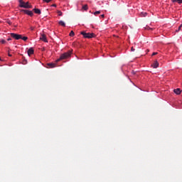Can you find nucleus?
Listing matches in <instances>:
<instances>
[{"label":"nucleus","mask_w":182,"mask_h":182,"mask_svg":"<svg viewBox=\"0 0 182 182\" xmlns=\"http://www.w3.org/2000/svg\"><path fill=\"white\" fill-rule=\"evenodd\" d=\"M58 24L59 25H60L61 26H66V23H65L64 22H63V21H60L59 22H58Z\"/></svg>","instance_id":"4468645a"},{"label":"nucleus","mask_w":182,"mask_h":182,"mask_svg":"<svg viewBox=\"0 0 182 182\" xmlns=\"http://www.w3.org/2000/svg\"><path fill=\"white\" fill-rule=\"evenodd\" d=\"M131 51H132V52H134V48L133 47H132Z\"/></svg>","instance_id":"b1692460"},{"label":"nucleus","mask_w":182,"mask_h":182,"mask_svg":"<svg viewBox=\"0 0 182 182\" xmlns=\"http://www.w3.org/2000/svg\"><path fill=\"white\" fill-rule=\"evenodd\" d=\"M0 60H2L1 58H0Z\"/></svg>","instance_id":"2f4dec72"},{"label":"nucleus","mask_w":182,"mask_h":182,"mask_svg":"<svg viewBox=\"0 0 182 182\" xmlns=\"http://www.w3.org/2000/svg\"><path fill=\"white\" fill-rule=\"evenodd\" d=\"M82 9H84V11H87L88 9L87 4L82 6Z\"/></svg>","instance_id":"dca6fc26"},{"label":"nucleus","mask_w":182,"mask_h":182,"mask_svg":"<svg viewBox=\"0 0 182 182\" xmlns=\"http://www.w3.org/2000/svg\"><path fill=\"white\" fill-rule=\"evenodd\" d=\"M12 39L11 38H8L7 41H11Z\"/></svg>","instance_id":"c85d7f7f"},{"label":"nucleus","mask_w":182,"mask_h":182,"mask_svg":"<svg viewBox=\"0 0 182 182\" xmlns=\"http://www.w3.org/2000/svg\"><path fill=\"white\" fill-rule=\"evenodd\" d=\"M44 2H46L47 4H49V2H50V1L53 0H43Z\"/></svg>","instance_id":"412c9836"},{"label":"nucleus","mask_w":182,"mask_h":182,"mask_svg":"<svg viewBox=\"0 0 182 182\" xmlns=\"http://www.w3.org/2000/svg\"><path fill=\"white\" fill-rule=\"evenodd\" d=\"M1 43H3V44H4V43H6V41L5 40H1Z\"/></svg>","instance_id":"4be33fe9"},{"label":"nucleus","mask_w":182,"mask_h":182,"mask_svg":"<svg viewBox=\"0 0 182 182\" xmlns=\"http://www.w3.org/2000/svg\"><path fill=\"white\" fill-rule=\"evenodd\" d=\"M55 66H56V64L53 63H50L47 64V68L48 69H50L52 68H55Z\"/></svg>","instance_id":"0eeeda50"},{"label":"nucleus","mask_w":182,"mask_h":182,"mask_svg":"<svg viewBox=\"0 0 182 182\" xmlns=\"http://www.w3.org/2000/svg\"><path fill=\"white\" fill-rule=\"evenodd\" d=\"M152 67L154 68V69H157V68H159V62L157 60L154 61Z\"/></svg>","instance_id":"1a4fd4ad"},{"label":"nucleus","mask_w":182,"mask_h":182,"mask_svg":"<svg viewBox=\"0 0 182 182\" xmlns=\"http://www.w3.org/2000/svg\"><path fill=\"white\" fill-rule=\"evenodd\" d=\"M33 12H35V14H37L38 15H41V9H39L35 8L33 9Z\"/></svg>","instance_id":"9d476101"},{"label":"nucleus","mask_w":182,"mask_h":182,"mask_svg":"<svg viewBox=\"0 0 182 182\" xmlns=\"http://www.w3.org/2000/svg\"><path fill=\"white\" fill-rule=\"evenodd\" d=\"M21 39L23 41H28V37H26V36L22 37V36H21Z\"/></svg>","instance_id":"6ab92c4d"},{"label":"nucleus","mask_w":182,"mask_h":182,"mask_svg":"<svg viewBox=\"0 0 182 182\" xmlns=\"http://www.w3.org/2000/svg\"><path fill=\"white\" fill-rule=\"evenodd\" d=\"M173 92L176 95H180V93H181V90L180 88L174 89Z\"/></svg>","instance_id":"9b49d317"},{"label":"nucleus","mask_w":182,"mask_h":182,"mask_svg":"<svg viewBox=\"0 0 182 182\" xmlns=\"http://www.w3.org/2000/svg\"><path fill=\"white\" fill-rule=\"evenodd\" d=\"M99 14H100V11H95V12L94 13V15H99Z\"/></svg>","instance_id":"aec40b11"},{"label":"nucleus","mask_w":182,"mask_h":182,"mask_svg":"<svg viewBox=\"0 0 182 182\" xmlns=\"http://www.w3.org/2000/svg\"><path fill=\"white\" fill-rule=\"evenodd\" d=\"M30 29L31 31H33V29H35V27H31Z\"/></svg>","instance_id":"a878e982"},{"label":"nucleus","mask_w":182,"mask_h":182,"mask_svg":"<svg viewBox=\"0 0 182 182\" xmlns=\"http://www.w3.org/2000/svg\"><path fill=\"white\" fill-rule=\"evenodd\" d=\"M27 53L28 55V56H31V55H33L34 53V50L33 48H31L28 50Z\"/></svg>","instance_id":"6e6552de"},{"label":"nucleus","mask_w":182,"mask_h":182,"mask_svg":"<svg viewBox=\"0 0 182 182\" xmlns=\"http://www.w3.org/2000/svg\"><path fill=\"white\" fill-rule=\"evenodd\" d=\"M172 1V2L173 3V4H176V2H177V4H182V0H171Z\"/></svg>","instance_id":"ddd939ff"},{"label":"nucleus","mask_w":182,"mask_h":182,"mask_svg":"<svg viewBox=\"0 0 182 182\" xmlns=\"http://www.w3.org/2000/svg\"><path fill=\"white\" fill-rule=\"evenodd\" d=\"M7 23H9V25H12V23L11 22V21H7Z\"/></svg>","instance_id":"5701e85b"},{"label":"nucleus","mask_w":182,"mask_h":182,"mask_svg":"<svg viewBox=\"0 0 182 182\" xmlns=\"http://www.w3.org/2000/svg\"><path fill=\"white\" fill-rule=\"evenodd\" d=\"M10 35H11V38H13L14 39H16V41H19V39H22V35H21V34L11 33Z\"/></svg>","instance_id":"7ed1b4c3"},{"label":"nucleus","mask_w":182,"mask_h":182,"mask_svg":"<svg viewBox=\"0 0 182 182\" xmlns=\"http://www.w3.org/2000/svg\"><path fill=\"white\" fill-rule=\"evenodd\" d=\"M24 6H27V7H24V8H26L27 9L32 8V5H29V2L24 3Z\"/></svg>","instance_id":"f8f14e48"},{"label":"nucleus","mask_w":182,"mask_h":182,"mask_svg":"<svg viewBox=\"0 0 182 182\" xmlns=\"http://www.w3.org/2000/svg\"><path fill=\"white\" fill-rule=\"evenodd\" d=\"M40 40L43 41V42L48 43V39L46 38V35H45V34L41 35Z\"/></svg>","instance_id":"39448f33"},{"label":"nucleus","mask_w":182,"mask_h":182,"mask_svg":"<svg viewBox=\"0 0 182 182\" xmlns=\"http://www.w3.org/2000/svg\"><path fill=\"white\" fill-rule=\"evenodd\" d=\"M140 15H141V17H146V16H147V13L146 12H141Z\"/></svg>","instance_id":"2eb2a0df"},{"label":"nucleus","mask_w":182,"mask_h":182,"mask_svg":"<svg viewBox=\"0 0 182 182\" xmlns=\"http://www.w3.org/2000/svg\"><path fill=\"white\" fill-rule=\"evenodd\" d=\"M70 55H72V53H70V51H68L67 53H64L63 54H62L60 57V58H58L56 62H60V60H63V59H68V58H70Z\"/></svg>","instance_id":"f257e3e1"},{"label":"nucleus","mask_w":182,"mask_h":182,"mask_svg":"<svg viewBox=\"0 0 182 182\" xmlns=\"http://www.w3.org/2000/svg\"><path fill=\"white\" fill-rule=\"evenodd\" d=\"M58 16H62V15H63V13H62V11H58Z\"/></svg>","instance_id":"f3484780"},{"label":"nucleus","mask_w":182,"mask_h":182,"mask_svg":"<svg viewBox=\"0 0 182 182\" xmlns=\"http://www.w3.org/2000/svg\"><path fill=\"white\" fill-rule=\"evenodd\" d=\"M157 53H152V56H154V55H157Z\"/></svg>","instance_id":"393cba45"},{"label":"nucleus","mask_w":182,"mask_h":182,"mask_svg":"<svg viewBox=\"0 0 182 182\" xmlns=\"http://www.w3.org/2000/svg\"><path fill=\"white\" fill-rule=\"evenodd\" d=\"M9 56H12V55H11L10 53H9Z\"/></svg>","instance_id":"7c9ffc66"},{"label":"nucleus","mask_w":182,"mask_h":182,"mask_svg":"<svg viewBox=\"0 0 182 182\" xmlns=\"http://www.w3.org/2000/svg\"><path fill=\"white\" fill-rule=\"evenodd\" d=\"M70 36H75V32H73V31H70Z\"/></svg>","instance_id":"a211bd4d"},{"label":"nucleus","mask_w":182,"mask_h":182,"mask_svg":"<svg viewBox=\"0 0 182 182\" xmlns=\"http://www.w3.org/2000/svg\"><path fill=\"white\" fill-rule=\"evenodd\" d=\"M181 28H182V26H181V25L179 26V27H178V31H180V29H181Z\"/></svg>","instance_id":"bb28decb"},{"label":"nucleus","mask_w":182,"mask_h":182,"mask_svg":"<svg viewBox=\"0 0 182 182\" xmlns=\"http://www.w3.org/2000/svg\"><path fill=\"white\" fill-rule=\"evenodd\" d=\"M21 12H24V14L28 15V16H33V12L32 11L22 9Z\"/></svg>","instance_id":"20e7f679"},{"label":"nucleus","mask_w":182,"mask_h":182,"mask_svg":"<svg viewBox=\"0 0 182 182\" xmlns=\"http://www.w3.org/2000/svg\"><path fill=\"white\" fill-rule=\"evenodd\" d=\"M20 8H27L28 6H25V1L23 0H18Z\"/></svg>","instance_id":"423d86ee"},{"label":"nucleus","mask_w":182,"mask_h":182,"mask_svg":"<svg viewBox=\"0 0 182 182\" xmlns=\"http://www.w3.org/2000/svg\"><path fill=\"white\" fill-rule=\"evenodd\" d=\"M100 16L101 18H105V14H102Z\"/></svg>","instance_id":"cd10ccee"},{"label":"nucleus","mask_w":182,"mask_h":182,"mask_svg":"<svg viewBox=\"0 0 182 182\" xmlns=\"http://www.w3.org/2000/svg\"><path fill=\"white\" fill-rule=\"evenodd\" d=\"M52 6L56 7V4H53Z\"/></svg>","instance_id":"c756f323"},{"label":"nucleus","mask_w":182,"mask_h":182,"mask_svg":"<svg viewBox=\"0 0 182 182\" xmlns=\"http://www.w3.org/2000/svg\"><path fill=\"white\" fill-rule=\"evenodd\" d=\"M80 34L85 38L90 39L95 38V35L93 33H86L85 31H81Z\"/></svg>","instance_id":"f03ea898"}]
</instances>
